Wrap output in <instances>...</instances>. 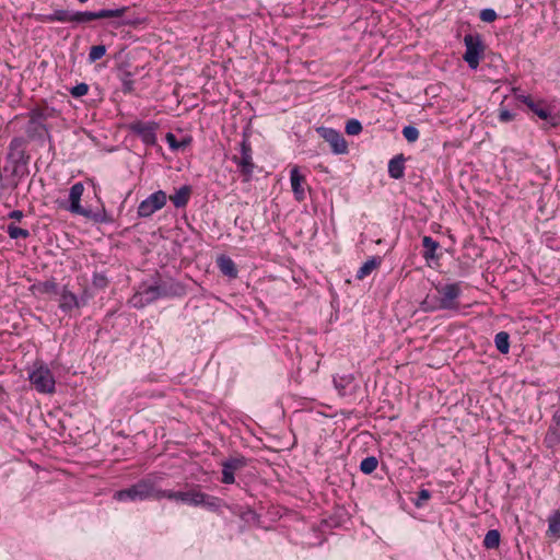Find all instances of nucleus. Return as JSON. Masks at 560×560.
I'll use <instances>...</instances> for the list:
<instances>
[{"mask_svg": "<svg viewBox=\"0 0 560 560\" xmlns=\"http://www.w3.org/2000/svg\"><path fill=\"white\" fill-rule=\"evenodd\" d=\"M136 72L129 69V65L121 63L117 68V78L121 83V92L125 95L135 92V77Z\"/></svg>", "mask_w": 560, "mask_h": 560, "instance_id": "nucleus-18", "label": "nucleus"}, {"mask_svg": "<svg viewBox=\"0 0 560 560\" xmlns=\"http://www.w3.org/2000/svg\"><path fill=\"white\" fill-rule=\"evenodd\" d=\"M466 50L463 55L464 61L472 70H476L480 60L483 58L486 45L479 33H469L464 36Z\"/></svg>", "mask_w": 560, "mask_h": 560, "instance_id": "nucleus-6", "label": "nucleus"}, {"mask_svg": "<svg viewBox=\"0 0 560 560\" xmlns=\"http://www.w3.org/2000/svg\"><path fill=\"white\" fill-rule=\"evenodd\" d=\"M241 518L248 522L249 520H256L258 517L257 513L250 509L246 508L244 511L238 513Z\"/></svg>", "mask_w": 560, "mask_h": 560, "instance_id": "nucleus-48", "label": "nucleus"}, {"mask_svg": "<svg viewBox=\"0 0 560 560\" xmlns=\"http://www.w3.org/2000/svg\"><path fill=\"white\" fill-rule=\"evenodd\" d=\"M402 136L408 142L412 143L419 139L420 132L417 127L408 125L402 128Z\"/></svg>", "mask_w": 560, "mask_h": 560, "instance_id": "nucleus-43", "label": "nucleus"}, {"mask_svg": "<svg viewBox=\"0 0 560 560\" xmlns=\"http://www.w3.org/2000/svg\"><path fill=\"white\" fill-rule=\"evenodd\" d=\"M88 92L89 85L84 82L78 83L70 89V94L75 98L86 95Z\"/></svg>", "mask_w": 560, "mask_h": 560, "instance_id": "nucleus-45", "label": "nucleus"}, {"mask_svg": "<svg viewBox=\"0 0 560 560\" xmlns=\"http://www.w3.org/2000/svg\"><path fill=\"white\" fill-rule=\"evenodd\" d=\"M25 133L31 141H38L39 143H43L45 140H48L50 149H52V137L47 124L38 121L33 117H28V121L25 126Z\"/></svg>", "mask_w": 560, "mask_h": 560, "instance_id": "nucleus-15", "label": "nucleus"}, {"mask_svg": "<svg viewBox=\"0 0 560 560\" xmlns=\"http://www.w3.org/2000/svg\"><path fill=\"white\" fill-rule=\"evenodd\" d=\"M378 465V459L375 456H368L360 463V470L364 475H371Z\"/></svg>", "mask_w": 560, "mask_h": 560, "instance_id": "nucleus-39", "label": "nucleus"}, {"mask_svg": "<svg viewBox=\"0 0 560 560\" xmlns=\"http://www.w3.org/2000/svg\"><path fill=\"white\" fill-rule=\"evenodd\" d=\"M198 506H202L213 513H221L222 508L230 509V506L221 498L205 493L202 491H200L199 494Z\"/></svg>", "mask_w": 560, "mask_h": 560, "instance_id": "nucleus-21", "label": "nucleus"}, {"mask_svg": "<svg viewBox=\"0 0 560 560\" xmlns=\"http://www.w3.org/2000/svg\"><path fill=\"white\" fill-rule=\"evenodd\" d=\"M290 182L291 188L296 201L302 202L306 198L305 187H308L306 184L305 176L301 174L299 166H293L290 171Z\"/></svg>", "mask_w": 560, "mask_h": 560, "instance_id": "nucleus-17", "label": "nucleus"}, {"mask_svg": "<svg viewBox=\"0 0 560 560\" xmlns=\"http://www.w3.org/2000/svg\"><path fill=\"white\" fill-rule=\"evenodd\" d=\"M439 293L440 304L443 311H458V299L462 295V288L459 283H447L445 285L436 287Z\"/></svg>", "mask_w": 560, "mask_h": 560, "instance_id": "nucleus-9", "label": "nucleus"}, {"mask_svg": "<svg viewBox=\"0 0 560 560\" xmlns=\"http://www.w3.org/2000/svg\"><path fill=\"white\" fill-rule=\"evenodd\" d=\"M316 132L320 138L329 143L331 151L335 154L348 153V143L340 131L322 126L316 129Z\"/></svg>", "mask_w": 560, "mask_h": 560, "instance_id": "nucleus-13", "label": "nucleus"}, {"mask_svg": "<svg viewBox=\"0 0 560 560\" xmlns=\"http://www.w3.org/2000/svg\"><path fill=\"white\" fill-rule=\"evenodd\" d=\"M28 380L35 389L43 394H51L55 392V377L47 365L40 364L30 374Z\"/></svg>", "mask_w": 560, "mask_h": 560, "instance_id": "nucleus-7", "label": "nucleus"}, {"mask_svg": "<svg viewBox=\"0 0 560 560\" xmlns=\"http://www.w3.org/2000/svg\"><path fill=\"white\" fill-rule=\"evenodd\" d=\"M59 308L66 314H70L74 308L80 307L79 296L63 285L60 292Z\"/></svg>", "mask_w": 560, "mask_h": 560, "instance_id": "nucleus-20", "label": "nucleus"}, {"mask_svg": "<svg viewBox=\"0 0 560 560\" xmlns=\"http://www.w3.org/2000/svg\"><path fill=\"white\" fill-rule=\"evenodd\" d=\"M421 311L425 313H433L443 311L440 304L439 295L427 294L423 301L420 303Z\"/></svg>", "mask_w": 560, "mask_h": 560, "instance_id": "nucleus-34", "label": "nucleus"}, {"mask_svg": "<svg viewBox=\"0 0 560 560\" xmlns=\"http://www.w3.org/2000/svg\"><path fill=\"white\" fill-rule=\"evenodd\" d=\"M8 218L16 220V221H21L24 218V213L21 210H13L8 213Z\"/></svg>", "mask_w": 560, "mask_h": 560, "instance_id": "nucleus-50", "label": "nucleus"}, {"mask_svg": "<svg viewBox=\"0 0 560 560\" xmlns=\"http://www.w3.org/2000/svg\"><path fill=\"white\" fill-rule=\"evenodd\" d=\"M335 388L342 397L351 396L359 387L352 374H343L334 377Z\"/></svg>", "mask_w": 560, "mask_h": 560, "instance_id": "nucleus-19", "label": "nucleus"}, {"mask_svg": "<svg viewBox=\"0 0 560 560\" xmlns=\"http://www.w3.org/2000/svg\"><path fill=\"white\" fill-rule=\"evenodd\" d=\"M106 54V46L105 45H95L90 48L89 51V61L95 62L100 59H102Z\"/></svg>", "mask_w": 560, "mask_h": 560, "instance_id": "nucleus-42", "label": "nucleus"}, {"mask_svg": "<svg viewBox=\"0 0 560 560\" xmlns=\"http://www.w3.org/2000/svg\"><path fill=\"white\" fill-rule=\"evenodd\" d=\"M186 285L173 278L161 279L156 273V280L152 284L142 282L137 292L130 299V303L136 308H143L147 305L163 298H182L186 295Z\"/></svg>", "mask_w": 560, "mask_h": 560, "instance_id": "nucleus-1", "label": "nucleus"}, {"mask_svg": "<svg viewBox=\"0 0 560 560\" xmlns=\"http://www.w3.org/2000/svg\"><path fill=\"white\" fill-rule=\"evenodd\" d=\"M59 115V112L52 106H35L28 113L27 117H33L34 119L45 122L49 118H56Z\"/></svg>", "mask_w": 560, "mask_h": 560, "instance_id": "nucleus-28", "label": "nucleus"}, {"mask_svg": "<svg viewBox=\"0 0 560 560\" xmlns=\"http://www.w3.org/2000/svg\"><path fill=\"white\" fill-rule=\"evenodd\" d=\"M163 480L162 475H149L148 477L139 479L136 483L126 489L115 491L113 498L119 502L126 501H145V500H161V488L159 485Z\"/></svg>", "mask_w": 560, "mask_h": 560, "instance_id": "nucleus-3", "label": "nucleus"}, {"mask_svg": "<svg viewBox=\"0 0 560 560\" xmlns=\"http://www.w3.org/2000/svg\"><path fill=\"white\" fill-rule=\"evenodd\" d=\"M232 162L236 164L243 183H248L253 179L256 164L253 160V148L247 131L243 132V139L240 143V155H233Z\"/></svg>", "mask_w": 560, "mask_h": 560, "instance_id": "nucleus-5", "label": "nucleus"}, {"mask_svg": "<svg viewBox=\"0 0 560 560\" xmlns=\"http://www.w3.org/2000/svg\"><path fill=\"white\" fill-rule=\"evenodd\" d=\"M160 125L156 121H141L136 120L130 122L127 128L130 133L140 138L147 147H154L156 144V131Z\"/></svg>", "mask_w": 560, "mask_h": 560, "instance_id": "nucleus-8", "label": "nucleus"}, {"mask_svg": "<svg viewBox=\"0 0 560 560\" xmlns=\"http://www.w3.org/2000/svg\"><path fill=\"white\" fill-rule=\"evenodd\" d=\"M406 158L402 153L395 155L388 162V175L393 179H401L405 176Z\"/></svg>", "mask_w": 560, "mask_h": 560, "instance_id": "nucleus-27", "label": "nucleus"}, {"mask_svg": "<svg viewBox=\"0 0 560 560\" xmlns=\"http://www.w3.org/2000/svg\"><path fill=\"white\" fill-rule=\"evenodd\" d=\"M382 260L381 256H372L359 268L355 278L358 280H363L365 277L370 276L373 270L381 266Z\"/></svg>", "mask_w": 560, "mask_h": 560, "instance_id": "nucleus-31", "label": "nucleus"}, {"mask_svg": "<svg viewBox=\"0 0 560 560\" xmlns=\"http://www.w3.org/2000/svg\"><path fill=\"white\" fill-rule=\"evenodd\" d=\"M27 140L23 137H14L9 143L8 159L14 164L15 168L19 166H26L31 156L26 152Z\"/></svg>", "mask_w": 560, "mask_h": 560, "instance_id": "nucleus-12", "label": "nucleus"}, {"mask_svg": "<svg viewBox=\"0 0 560 560\" xmlns=\"http://www.w3.org/2000/svg\"><path fill=\"white\" fill-rule=\"evenodd\" d=\"M7 233L11 240H19V238L25 240V238H28L31 235L28 230L16 226L14 223H10L7 226Z\"/></svg>", "mask_w": 560, "mask_h": 560, "instance_id": "nucleus-38", "label": "nucleus"}, {"mask_svg": "<svg viewBox=\"0 0 560 560\" xmlns=\"http://www.w3.org/2000/svg\"><path fill=\"white\" fill-rule=\"evenodd\" d=\"M363 127L360 120L351 118L346 122L345 131L349 136H357L362 131Z\"/></svg>", "mask_w": 560, "mask_h": 560, "instance_id": "nucleus-41", "label": "nucleus"}, {"mask_svg": "<svg viewBox=\"0 0 560 560\" xmlns=\"http://www.w3.org/2000/svg\"><path fill=\"white\" fill-rule=\"evenodd\" d=\"M166 142L172 151L184 150L188 145H190L192 138L190 136L183 137L180 140H177L176 136L173 132H167L165 136Z\"/></svg>", "mask_w": 560, "mask_h": 560, "instance_id": "nucleus-33", "label": "nucleus"}, {"mask_svg": "<svg viewBox=\"0 0 560 560\" xmlns=\"http://www.w3.org/2000/svg\"><path fill=\"white\" fill-rule=\"evenodd\" d=\"M128 10V7H120L116 9H101L98 11H73L72 27L101 19H112V21L108 22V25L114 28H119L121 26L137 27L144 22V20L140 18L126 16Z\"/></svg>", "mask_w": 560, "mask_h": 560, "instance_id": "nucleus-2", "label": "nucleus"}, {"mask_svg": "<svg viewBox=\"0 0 560 560\" xmlns=\"http://www.w3.org/2000/svg\"><path fill=\"white\" fill-rule=\"evenodd\" d=\"M501 542V534L498 529H490L483 538V546L487 549H497Z\"/></svg>", "mask_w": 560, "mask_h": 560, "instance_id": "nucleus-37", "label": "nucleus"}, {"mask_svg": "<svg viewBox=\"0 0 560 560\" xmlns=\"http://www.w3.org/2000/svg\"><path fill=\"white\" fill-rule=\"evenodd\" d=\"M431 492L427 489H420L417 493V498L412 499V503L416 508H423L424 503L430 500Z\"/></svg>", "mask_w": 560, "mask_h": 560, "instance_id": "nucleus-44", "label": "nucleus"}, {"mask_svg": "<svg viewBox=\"0 0 560 560\" xmlns=\"http://www.w3.org/2000/svg\"><path fill=\"white\" fill-rule=\"evenodd\" d=\"M516 100L524 104L530 113L544 120L542 129L549 130L556 128L560 124V117L552 113V106L546 100H535L532 95L516 94Z\"/></svg>", "mask_w": 560, "mask_h": 560, "instance_id": "nucleus-4", "label": "nucleus"}, {"mask_svg": "<svg viewBox=\"0 0 560 560\" xmlns=\"http://www.w3.org/2000/svg\"><path fill=\"white\" fill-rule=\"evenodd\" d=\"M494 345L498 351L502 354H508L510 351V335L506 331H500L494 337Z\"/></svg>", "mask_w": 560, "mask_h": 560, "instance_id": "nucleus-36", "label": "nucleus"}, {"mask_svg": "<svg viewBox=\"0 0 560 560\" xmlns=\"http://www.w3.org/2000/svg\"><path fill=\"white\" fill-rule=\"evenodd\" d=\"M167 202V195L163 190H156L140 202L137 209L138 218H150L161 210Z\"/></svg>", "mask_w": 560, "mask_h": 560, "instance_id": "nucleus-10", "label": "nucleus"}, {"mask_svg": "<svg viewBox=\"0 0 560 560\" xmlns=\"http://www.w3.org/2000/svg\"><path fill=\"white\" fill-rule=\"evenodd\" d=\"M73 11L66 9H57L49 14H37L35 16L36 21L42 23H52V22H61V23H72Z\"/></svg>", "mask_w": 560, "mask_h": 560, "instance_id": "nucleus-25", "label": "nucleus"}, {"mask_svg": "<svg viewBox=\"0 0 560 560\" xmlns=\"http://www.w3.org/2000/svg\"><path fill=\"white\" fill-rule=\"evenodd\" d=\"M544 444L548 450L560 445V407L553 412L551 422L544 438Z\"/></svg>", "mask_w": 560, "mask_h": 560, "instance_id": "nucleus-16", "label": "nucleus"}, {"mask_svg": "<svg viewBox=\"0 0 560 560\" xmlns=\"http://www.w3.org/2000/svg\"><path fill=\"white\" fill-rule=\"evenodd\" d=\"M79 215H82L96 224H112L115 222L114 217L106 211L104 206H102V208L96 211L83 208Z\"/></svg>", "mask_w": 560, "mask_h": 560, "instance_id": "nucleus-23", "label": "nucleus"}, {"mask_svg": "<svg viewBox=\"0 0 560 560\" xmlns=\"http://www.w3.org/2000/svg\"><path fill=\"white\" fill-rule=\"evenodd\" d=\"M217 265L221 271L222 275L235 279L238 275L237 267L233 259L228 255H220L217 258Z\"/></svg>", "mask_w": 560, "mask_h": 560, "instance_id": "nucleus-29", "label": "nucleus"}, {"mask_svg": "<svg viewBox=\"0 0 560 560\" xmlns=\"http://www.w3.org/2000/svg\"><path fill=\"white\" fill-rule=\"evenodd\" d=\"M91 298H92V294L89 291V289H84L82 291L81 295L79 296L80 307L85 305Z\"/></svg>", "mask_w": 560, "mask_h": 560, "instance_id": "nucleus-49", "label": "nucleus"}, {"mask_svg": "<svg viewBox=\"0 0 560 560\" xmlns=\"http://www.w3.org/2000/svg\"><path fill=\"white\" fill-rule=\"evenodd\" d=\"M479 18L482 22L491 23L497 20L498 15L493 9L487 8L480 11Z\"/></svg>", "mask_w": 560, "mask_h": 560, "instance_id": "nucleus-46", "label": "nucleus"}, {"mask_svg": "<svg viewBox=\"0 0 560 560\" xmlns=\"http://www.w3.org/2000/svg\"><path fill=\"white\" fill-rule=\"evenodd\" d=\"M30 290L32 292H38L40 294H58V283L54 278L46 281H39L37 283H34Z\"/></svg>", "mask_w": 560, "mask_h": 560, "instance_id": "nucleus-32", "label": "nucleus"}, {"mask_svg": "<svg viewBox=\"0 0 560 560\" xmlns=\"http://www.w3.org/2000/svg\"><path fill=\"white\" fill-rule=\"evenodd\" d=\"M200 494L199 486H194L190 489L183 491L163 490L161 489L160 495L162 499H167L174 502H180L191 506H198V499Z\"/></svg>", "mask_w": 560, "mask_h": 560, "instance_id": "nucleus-14", "label": "nucleus"}, {"mask_svg": "<svg viewBox=\"0 0 560 560\" xmlns=\"http://www.w3.org/2000/svg\"><path fill=\"white\" fill-rule=\"evenodd\" d=\"M498 118L501 122H510L515 118V114L508 108L500 107Z\"/></svg>", "mask_w": 560, "mask_h": 560, "instance_id": "nucleus-47", "label": "nucleus"}, {"mask_svg": "<svg viewBox=\"0 0 560 560\" xmlns=\"http://www.w3.org/2000/svg\"><path fill=\"white\" fill-rule=\"evenodd\" d=\"M547 534L550 537H560V510H556L548 518V530Z\"/></svg>", "mask_w": 560, "mask_h": 560, "instance_id": "nucleus-35", "label": "nucleus"}, {"mask_svg": "<svg viewBox=\"0 0 560 560\" xmlns=\"http://www.w3.org/2000/svg\"><path fill=\"white\" fill-rule=\"evenodd\" d=\"M192 194V187L190 185H183L178 189L175 190L173 195L170 196V200L174 205L175 208H185Z\"/></svg>", "mask_w": 560, "mask_h": 560, "instance_id": "nucleus-26", "label": "nucleus"}, {"mask_svg": "<svg viewBox=\"0 0 560 560\" xmlns=\"http://www.w3.org/2000/svg\"><path fill=\"white\" fill-rule=\"evenodd\" d=\"M84 191V186L81 182H78L73 184L69 191V206L66 208L68 211H70L73 214H79L82 212L83 208L81 206V197Z\"/></svg>", "mask_w": 560, "mask_h": 560, "instance_id": "nucleus-22", "label": "nucleus"}, {"mask_svg": "<svg viewBox=\"0 0 560 560\" xmlns=\"http://www.w3.org/2000/svg\"><path fill=\"white\" fill-rule=\"evenodd\" d=\"M109 284V279L105 272H94L92 276V285L97 290H103Z\"/></svg>", "mask_w": 560, "mask_h": 560, "instance_id": "nucleus-40", "label": "nucleus"}, {"mask_svg": "<svg viewBox=\"0 0 560 560\" xmlns=\"http://www.w3.org/2000/svg\"><path fill=\"white\" fill-rule=\"evenodd\" d=\"M422 257L427 262L430 261H438L442 257V254H438V249L441 248V245L438 241H435L431 236H423L422 237Z\"/></svg>", "mask_w": 560, "mask_h": 560, "instance_id": "nucleus-24", "label": "nucleus"}, {"mask_svg": "<svg viewBox=\"0 0 560 560\" xmlns=\"http://www.w3.org/2000/svg\"><path fill=\"white\" fill-rule=\"evenodd\" d=\"M459 268H460L459 276H466L468 273V266H464L463 264H460Z\"/></svg>", "mask_w": 560, "mask_h": 560, "instance_id": "nucleus-51", "label": "nucleus"}, {"mask_svg": "<svg viewBox=\"0 0 560 560\" xmlns=\"http://www.w3.org/2000/svg\"><path fill=\"white\" fill-rule=\"evenodd\" d=\"M249 459L243 455L231 456L221 463L222 478L224 485L235 483V475L248 465Z\"/></svg>", "mask_w": 560, "mask_h": 560, "instance_id": "nucleus-11", "label": "nucleus"}, {"mask_svg": "<svg viewBox=\"0 0 560 560\" xmlns=\"http://www.w3.org/2000/svg\"><path fill=\"white\" fill-rule=\"evenodd\" d=\"M349 518V514L343 506H337L334 509L332 514L324 520V524L327 527L336 528L342 526Z\"/></svg>", "mask_w": 560, "mask_h": 560, "instance_id": "nucleus-30", "label": "nucleus"}]
</instances>
